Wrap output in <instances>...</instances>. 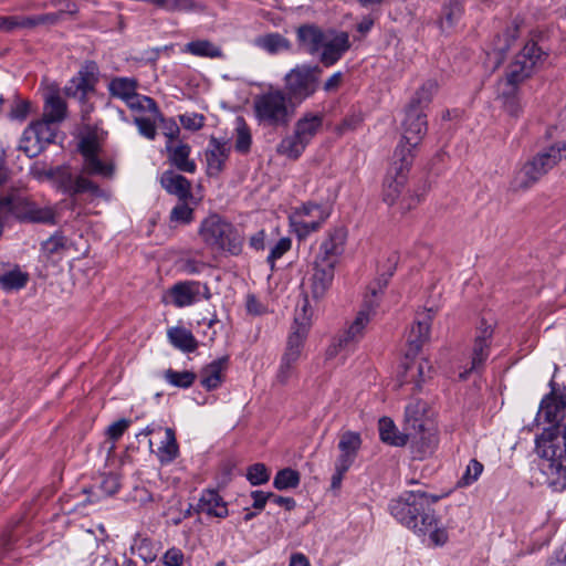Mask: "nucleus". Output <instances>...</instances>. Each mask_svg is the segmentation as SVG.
<instances>
[{
  "label": "nucleus",
  "mask_w": 566,
  "mask_h": 566,
  "mask_svg": "<svg viewBox=\"0 0 566 566\" xmlns=\"http://www.w3.org/2000/svg\"><path fill=\"white\" fill-rule=\"evenodd\" d=\"M437 500L421 490L406 491L391 500L389 510L399 523L419 536H428L433 545L442 546L448 542V533L446 528L439 527L434 516L432 504Z\"/></svg>",
  "instance_id": "1"
},
{
  "label": "nucleus",
  "mask_w": 566,
  "mask_h": 566,
  "mask_svg": "<svg viewBox=\"0 0 566 566\" xmlns=\"http://www.w3.org/2000/svg\"><path fill=\"white\" fill-rule=\"evenodd\" d=\"M539 469L548 485L556 491L566 489V424L563 429L551 426L535 438Z\"/></svg>",
  "instance_id": "2"
},
{
  "label": "nucleus",
  "mask_w": 566,
  "mask_h": 566,
  "mask_svg": "<svg viewBox=\"0 0 566 566\" xmlns=\"http://www.w3.org/2000/svg\"><path fill=\"white\" fill-rule=\"evenodd\" d=\"M545 57L546 53L535 42H528L509 65L505 78L501 81L500 85L504 86L501 97L504 99V107L510 115L516 116L520 111L515 97L517 85L530 77L535 69L544 62Z\"/></svg>",
  "instance_id": "3"
},
{
  "label": "nucleus",
  "mask_w": 566,
  "mask_h": 566,
  "mask_svg": "<svg viewBox=\"0 0 566 566\" xmlns=\"http://www.w3.org/2000/svg\"><path fill=\"white\" fill-rule=\"evenodd\" d=\"M413 155L405 148H396L394 164L389 169L382 187V200L388 206H397L399 212L411 210L420 202V196L406 190L409 169Z\"/></svg>",
  "instance_id": "4"
},
{
  "label": "nucleus",
  "mask_w": 566,
  "mask_h": 566,
  "mask_svg": "<svg viewBox=\"0 0 566 566\" xmlns=\"http://www.w3.org/2000/svg\"><path fill=\"white\" fill-rule=\"evenodd\" d=\"M564 159H566V140L556 142L543 148L515 171L511 181V189L514 191L530 189Z\"/></svg>",
  "instance_id": "5"
},
{
  "label": "nucleus",
  "mask_w": 566,
  "mask_h": 566,
  "mask_svg": "<svg viewBox=\"0 0 566 566\" xmlns=\"http://www.w3.org/2000/svg\"><path fill=\"white\" fill-rule=\"evenodd\" d=\"M296 105L282 90H269L254 97L253 111L260 125L285 127L295 114Z\"/></svg>",
  "instance_id": "6"
},
{
  "label": "nucleus",
  "mask_w": 566,
  "mask_h": 566,
  "mask_svg": "<svg viewBox=\"0 0 566 566\" xmlns=\"http://www.w3.org/2000/svg\"><path fill=\"white\" fill-rule=\"evenodd\" d=\"M199 234L212 249L227 251L232 255L242 251L243 238L230 222L218 214L209 216L201 222Z\"/></svg>",
  "instance_id": "7"
},
{
  "label": "nucleus",
  "mask_w": 566,
  "mask_h": 566,
  "mask_svg": "<svg viewBox=\"0 0 566 566\" xmlns=\"http://www.w3.org/2000/svg\"><path fill=\"white\" fill-rule=\"evenodd\" d=\"M321 72L318 66H295L284 77L285 95L295 105L301 104L316 92Z\"/></svg>",
  "instance_id": "8"
},
{
  "label": "nucleus",
  "mask_w": 566,
  "mask_h": 566,
  "mask_svg": "<svg viewBox=\"0 0 566 566\" xmlns=\"http://www.w3.org/2000/svg\"><path fill=\"white\" fill-rule=\"evenodd\" d=\"M52 124L54 123L42 117L29 125L23 132L19 149L29 158L36 157L55 138V129Z\"/></svg>",
  "instance_id": "9"
},
{
  "label": "nucleus",
  "mask_w": 566,
  "mask_h": 566,
  "mask_svg": "<svg viewBox=\"0 0 566 566\" xmlns=\"http://www.w3.org/2000/svg\"><path fill=\"white\" fill-rule=\"evenodd\" d=\"M170 303L178 307H187L199 301L201 296L209 301L212 296L211 290L207 283L200 281L187 280L175 283L168 291Z\"/></svg>",
  "instance_id": "10"
},
{
  "label": "nucleus",
  "mask_w": 566,
  "mask_h": 566,
  "mask_svg": "<svg viewBox=\"0 0 566 566\" xmlns=\"http://www.w3.org/2000/svg\"><path fill=\"white\" fill-rule=\"evenodd\" d=\"M402 129V139L396 148L405 147L415 156L416 147L427 133L426 113L421 108L407 107Z\"/></svg>",
  "instance_id": "11"
},
{
  "label": "nucleus",
  "mask_w": 566,
  "mask_h": 566,
  "mask_svg": "<svg viewBox=\"0 0 566 566\" xmlns=\"http://www.w3.org/2000/svg\"><path fill=\"white\" fill-rule=\"evenodd\" d=\"M335 268L336 266L314 260L313 273L307 279L306 283H304L305 298L303 302V306H308L310 296L314 301H318L325 296L326 292L332 286L335 275Z\"/></svg>",
  "instance_id": "12"
},
{
  "label": "nucleus",
  "mask_w": 566,
  "mask_h": 566,
  "mask_svg": "<svg viewBox=\"0 0 566 566\" xmlns=\"http://www.w3.org/2000/svg\"><path fill=\"white\" fill-rule=\"evenodd\" d=\"M98 82V67L95 62L88 61L81 66L75 76L65 85L64 92L70 97L84 101L94 92Z\"/></svg>",
  "instance_id": "13"
},
{
  "label": "nucleus",
  "mask_w": 566,
  "mask_h": 566,
  "mask_svg": "<svg viewBox=\"0 0 566 566\" xmlns=\"http://www.w3.org/2000/svg\"><path fill=\"white\" fill-rule=\"evenodd\" d=\"M346 240L347 230L344 227L334 228L322 241L315 260L336 266L345 251Z\"/></svg>",
  "instance_id": "14"
},
{
  "label": "nucleus",
  "mask_w": 566,
  "mask_h": 566,
  "mask_svg": "<svg viewBox=\"0 0 566 566\" xmlns=\"http://www.w3.org/2000/svg\"><path fill=\"white\" fill-rule=\"evenodd\" d=\"M433 316L434 313L431 308L417 314L408 333L406 358L415 357L421 350L423 344L429 339Z\"/></svg>",
  "instance_id": "15"
},
{
  "label": "nucleus",
  "mask_w": 566,
  "mask_h": 566,
  "mask_svg": "<svg viewBox=\"0 0 566 566\" xmlns=\"http://www.w3.org/2000/svg\"><path fill=\"white\" fill-rule=\"evenodd\" d=\"M328 216L329 211L321 205H304L297 212V220L294 221V227L298 237H306L318 230Z\"/></svg>",
  "instance_id": "16"
},
{
  "label": "nucleus",
  "mask_w": 566,
  "mask_h": 566,
  "mask_svg": "<svg viewBox=\"0 0 566 566\" xmlns=\"http://www.w3.org/2000/svg\"><path fill=\"white\" fill-rule=\"evenodd\" d=\"M565 409L566 394L553 389L542 399L536 420L558 426L565 417Z\"/></svg>",
  "instance_id": "17"
},
{
  "label": "nucleus",
  "mask_w": 566,
  "mask_h": 566,
  "mask_svg": "<svg viewBox=\"0 0 566 566\" xmlns=\"http://www.w3.org/2000/svg\"><path fill=\"white\" fill-rule=\"evenodd\" d=\"M493 335V324L488 323L484 318L481 319L479 326L476 327L471 367L469 370L460 374L461 378H465L470 371L478 369L480 366L484 364L486 358L489 357V346L491 343V338Z\"/></svg>",
  "instance_id": "18"
},
{
  "label": "nucleus",
  "mask_w": 566,
  "mask_h": 566,
  "mask_svg": "<svg viewBox=\"0 0 566 566\" xmlns=\"http://www.w3.org/2000/svg\"><path fill=\"white\" fill-rule=\"evenodd\" d=\"M375 314V305L366 301L363 308L357 313L354 322L339 336L340 347H353L364 335V331Z\"/></svg>",
  "instance_id": "19"
},
{
  "label": "nucleus",
  "mask_w": 566,
  "mask_h": 566,
  "mask_svg": "<svg viewBox=\"0 0 566 566\" xmlns=\"http://www.w3.org/2000/svg\"><path fill=\"white\" fill-rule=\"evenodd\" d=\"M406 436H408V443H410L415 459L421 460L433 453L437 436L432 430L426 428V424L421 429L406 430Z\"/></svg>",
  "instance_id": "20"
},
{
  "label": "nucleus",
  "mask_w": 566,
  "mask_h": 566,
  "mask_svg": "<svg viewBox=\"0 0 566 566\" xmlns=\"http://www.w3.org/2000/svg\"><path fill=\"white\" fill-rule=\"evenodd\" d=\"M349 48V36L346 32H339L329 40L325 38L321 49L323 50L321 54V62L327 67L332 66L342 59Z\"/></svg>",
  "instance_id": "21"
},
{
  "label": "nucleus",
  "mask_w": 566,
  "mask_h": 566,
  "mask_svg": "<svg viewBox=\"0 0 566 566\" xmlns=\"http://www.w3.org/2000/svg\"><path fill=\"white\" fill-rule=\"evenodd\" d=\"M6 199H10L12 201L13 208L9 211H7L3 217L9 213H17L21 219L31 221V222H40V223H53L54 222V213L51 208L48 207H39L34 203L27 202L23 206V210L21 212H18V206L20 205V201L12 197H4L1 198L0 201H3Z\"/></svg>",
  "instance_id": "22"
},
{
  "label": "nucleus",
  "mask_w": 566,
  "mask_h": 566,
  "mask_svg": "<svg viewBox=\"0 0 566 566\" xmlns=\"http://www.w3.org/2000/svg\"><path fill=\"white\" fill-rule=\"evenodd\" d=\"M361 446L359 433L354 431L344 432L338 442L339 455L335 463L350 468L356 460Z\"/></svg>",
  "instance_id": "23"
},
{
  "label": "nucleus",
  "mask_w": 566,
  "mask_h": 566,
  "mask_svg": "<svg viewBox=\"0 0 566 566\" xmlns=\"http://www.w3.org/2000/svg\"><path fill=\"white\" fill-rule=\"evenodd\" d=\"M160 185L168 193L175 195L179 200H189L192 198L191 182L186 177L172 170L163 172Z\"/></svg>",
  "instance_id": "24"
},
{
  "label": "nucleus",
  "mask_w": 566,
  "mask_h": 566,
  "mask_svg": "<svg viewBox=\"0 0 566 566\" xmlns=\"http://www.w3.org/2000/svg\"><path fill=\"white\" fill-rule=\"evenodd\" d=\"M196 512L222 518L228 515V507L217 491L206 490L198 501Z\"/></svg>",
  "instance_id": "25"
},
{
  "label": "nucleus",
  "mask_w": 566,
  "mask_h": 566,
  "mask_svg": "<svg viewBox=\"0 0 566 566\" xmlns=\"http://www.w3.org/2000/svg\"><path fill=\"white\" fill-rule=\"evenodd\" d=\"M229 155V148L214 137H211L206 151L207 171L209 176H218L224 166Z\"/></svg>",
  "instance_id": "26"
},
{
  "label": "nucleus",
  "mask_w": 566,
  "mask_h": 566,
  "mask_svg": "<svg viewBox=\"0 0 566 566\" xmlns=\"http://www.w3.org/2000/svg\"><path fill=\"white\" fill-rule=\"evenodd\" d=\"M66 102L56 88L49 90L44 95L42 117L49 122L61 123L66 117Z\"/></svg>",
  "instance_id": "27"
},
{
  "label": "nucleus",
  "mask_w": 566,
  "mask_h": 566,
  "mask_svg": "<svg viewBox=\"0 0 566 566\" xmlns=\"http://www.w3.org/2000/svg\"><path fill=\"white\" fill-rule=\"evenodd\" d=\"M302 314H296L294 318V324L292 326L291 333L287 337V347H292L294 349L303 350L304 343L307 338L310 332V316L306 312V306H302Z\"/></svg>",
  "instance_id": "28"
},
{
  "label": "nucleus",
  "mask_w": 566,
  "mask_h": 566,
  "mask_svg": "<svg viewBox=\"0 0 566 566\" xmlns=\"http://www.w3.org/2000/svg\"><path fill=\"white\" fill-rule=\"evenodd\" d=\"M228 361L229 358L224 356L205 366L200 371L201 386L208 391L217 389L222 384V373L227 368Z\"/></svg>",
  "instance_id": "29"
},
{
  "label": "nucleus",
  "mask_w": 566,
  "mask_h": 566,
  "mask_svg": "<svg viewBox=\"0 0 566 566\" xmlns=\"http://www.w3.org/2000/svg\"><path fill=\"white\" fill-rule=\"evenodd\" d=\"M296 33L300 46L310 54L317 53L326 38L319 28L310 24L300 27Z\"/></svg>",
  "instance_id": "30"
},
{
  "label": "nucleus",
  "mask_w": 566,
  "mask_h": 566,
  "mask_svg": "<svg viewBox=\"0 0 566 566\" xmlns=\"http://www.w3.org/2000/svg\"><path fill=\"white\" fill-rule=\"evenodd\" d=\"M167 337L169 343L175 348L184 353H192L198 347V342L193 334L182 326H174L168 328Z\"/></svg>",
  "instance_id": "31"
},
{
  "label": "nucleus",
  "mask_w": 566,
  "mask_h": 566,
  "mask_svg": "<svg viewBox=\"0 0 566 566\" xmlns=\"http://www.w3.org/2000/svg\"><path fill=\"white\" fill-rule=\"evenodd\" d=\"M464 0H446L439 18V27L442 32H450L460 21L463 14Z\"/></svg>",
  "instance_id": "32"
},
{
  "label": "nucleus",
  "mask_w": 566,
  "mask_h": 566,
  "mask_svg": "<svg viewBox=\"0 0 566 566\" xmlns=\"http://www.w3.org/2000/svg\"><path fill=\"white\" fill-rule=\"evenodd\" d=\"M323 125V116L319 114H305L301 117L294 127V133L298 135L305 144H310Z\"/></svg>",
  "instance_id": "33"
},
{
  "label": "nucleus",
  "mask_w": 566,
  "mask_h": 566,
  "mask_svg": "<svg viewBox=\"0 0 566 566\" xmlns=\"http://www.w3.org/2000/svg\"><path fill=\"white\" fill-rule=\"evenodd\" d=\"M169 153V160L179 170L188 174H193L197 166L193 160L189 159L190 146L187 144H179L177 146L167 145Z\"/></svg>",
  "instance_id": "34"
},
{
  "label": "nucleus",
  "mask_w": 566,
  "mask_h": 566,
  "mask_svg": "<svg viewBox=\"0 0 566 566\" xmlns=\"http://www.w3.org/2000/svg\"><path fill=\"white\" fill-rule=\"evenodd\" d=\"M428 403L420 399L410 401L405 411V430L421 429L426 424Z\"/></svg>",
  "instance_id": "35"
},
{
  "label": "nucleus",
  "mask_w": 566,
  "mask_h": 566,
  "mask_svg": "<svg viewBox=\"0 0 566 566\" xmlns=\"http://www.w3.org/2000/svg\"><path fill=\"white\" fill-rule=\"evenodd\" d=\"M380 440L395 447H402L408 443V436L398 432L394 421L388 417H382L378 421Z\"/></svg>",
  "instance_id": "36"
},
{
  "label": "nucleus",
  "mask_w": 566,
  "mask_h": 566,
  "mask_svg": "<svg viewBox=\"0 0 566 566\" xmlns=\"http://www.w3.org/2000/svg\"><path fill=\"white\" fill-rule=\"evenodd\" d=\"M431 366L424 359L411 360L405 365V371L400 376L401 384L413 382L415 388L419 389L424 380L426 373H429Z\"/></svg>",
  "instance_id": "37"
},
{
  "label": "nucleus",
  "mask_w": 566,
  "mask_h": 566,
  "mask_svg": "<svg viewBox=\"0 0 566 566\" xmlns=\"http://www.w3.org/2000/svg\"><path fill=\"white\" fill-rule=\"evenodd\" d=\"M137 81L130 77H115L108 84V91L112 96L120 98L127 103L137 92Z\"/></svg>",
  "instance_id": "38"
},
{
  "label": "nucleus",
  "mask_w": 566,
  "mask_h": 566,
  "mask_svg": "<svg viewBox=\"0 0 566 566\" xmlns=\"http://www.w3.org/2000/svg\"><path fill=\"white\" fill-rule=\"evenodd\" d=\"M156 454L161 464H168L179 455L176 434L171 428L165 429V440L161 442Z\"/></svg>",
  "instance_id": "39"
},
{
  "label": "nucleus",
  "mask_w": 566,
  "mask_h": 566,
  "mask_svg": "<svg viewBox=\"0 0 566 566\" xmlns=\"http://www.w3.org/2000/svg\"><path fill=\"white\" fill-rule=\"evenodd\" d=\"M126 105L137 115L146 116L151 114L156 118H161V112L159 111L157 103L151 97L136 93L129 101H127Z\"/></svg>",
  "instance_id": "40"
},
{
  "label": "nucleus",
  "mask_w": 566,
  "mask_h": 566,
  "mask_svg": "<svg viewBox=\"0 0 566 566\" xmlns=\"http://www.w3.org/2000/svg\"><path fill=\"white\" fill-rule=\"evenodd\" d=\"M185 52L190 53L196 56L201 57H210V59H221L223 57V52L220 46L213 44L209 40H196L188 42L185 45Z\"/></svg>",
  "instance_id": "41"
},
{
  "label": "nucleus",
  "mask_w": 566,
  "mask_h": 566,
  "mask_svg": "<svg viewBox=\"0 0 566 566\" xmlns=\"http://www.w3.org/2000/svg\"><path fill=\"white\" fill-rule=\"evenodd\" d=\"M307 144L295 133L284 137L277 145V153L291 159H297L305 150Z\"/></svg>",
  "instance_id": "42"
},
{
  "label": "nucleus",
  "mask_w": 566,
  "mask_h": 566,
  "mask_svg": "<svg viewBox=\"0 0 566 566\" xmlns=\"http://www.w3.org/2000/svg\"><path fill=\"white\" fill-rule=\"evenodd\" d=\"M438 91V83L434 80L426 81L420 88L416 92L407 107L421 108L424 112L426 107L430 104L433 95Z\"/></svg>",
  "instance_id": "43"
},
{
  "label": "nucleus",
  "mask_w": 566,
  "mask_h": 566,
  "mask_svg": "<svg viewBox=\"0 0 566 566\" xmlns=\"http://www.w3.org/2000/svg\"><path fill=\"white\" fill-rule=\"evenodd\" d=\"M165 122V117L161 114V118H156L154 115L148 114L146 116L144 115H136L134 117V124L137 126L138 133L144 136L145 138L149 140H154L157 135V123Z\"/></svg>",
  "instance_id": "44"
},
{
  "label": "nucleus",
  "mask_w": 566,
  "mask_h": 566,
  "mask_svg": "<svg viewBox=\"0 0 566 566\" xmlns=\"http://www.w3.org/2000/svg\"><path fill=\"white\" fill-rule=\"evenodd\" d=\"M256 45L271 54H275L277 52L286 51L290 49L289 40L279 33H270L258 38Z\"/></svg>",
  "instance_id": "45"
},
{
  "label": "nucleus",
  "mask_w": 566,
  "mask_h": 566,
  "mask_svg": "<svg viewBox=\"0 0 566 566\" xmlns=\"http://www.w3.org/2000/svg\"><path fill=\"white\" fill-rule=\"evenodd\" d=\"M82 171L91 176H99L103 178H112L114 175V166L103 163L98 156L83 160Z\"/></svg>",
  "instance_id": "46"
},
{
  "label": "nucleus",
  "mask_w": 566,
  "mask_h": 566,
  "mask_svg": "<svg viewBox=\"0 0 566 566\" xmlns=\"http://www.w3.org/2000/svg\"><path fill=\"white\" fill-rule=\"evenodd\" d=\"M517 36L518 28L516 25L509 27L502 35L497 36L494 42V54L499 63L502 61L503 55L510 50Z\"/></svg>",
  "instance_id": "47"
},
{
  "label": "nucleus",
  "mask_w": 566,
  "mask_h": 566,
  "mask_svg": "<svg viewBox=\"0 0 566 566\" xmlns=\"http://www.w3.org/2000/svg\"><path fill=\"white\" fill-rule=\"evenodd\" d=\"M251 143L252 137L249 126L242 117H238L235 122V150L241 154H247L250 150Z\"/></svg>",
  "instance_id": "48"
},
{
  "label": "nucleus",
  "mask_w": 566,
  "mask_h": 566,
  "mask_svg": "<svg viewBox=\"0 0 566 566\" xmlns=\"http://www.w3.org/2000/svg\"><path fill=\"white\" fill-rule=\"evenodd\" d=\"M165 380L174 387L187 389L192 386L197 375L190 370L177 371L171 368L164 374Z\"/></svg>",
  "instance_id": "49"
},
{
  "label": "nucleus",
  "mask_w": 566,
  "mask_h": 566,
  "mask_svg": "<svg viewBox=\"0 0 566 566\" xmlns=\"http://www.w3.org/2000/svg\"><path fill=\"white\" fill-rule=\"evenodd\" d=\"M72 195H78L87 192L94 198H106V192L99 188L95 182L87 179L84 176H77L72 186H71Z\"/></svg>",
  "instance_id": "50"
},
{
  "label": "nucleus",
  "mask_w": 566,
  "mask_h": 566,
  "mask_svg": "<svg viewBox=\"0 0 566 566\" xmlns=\"http://www.w3.org/2000/svg\"><path fill=\"white\" fill-rule=\"evenodd\" d=\"M300 484V473L293 469L280 470L273 481L277 490L294 489Z\"/></svg>",
  "instance_id": "51"
},
{
  "label": "nucleus",
  "mask_w": 566,
  "mask_h": 566,
  "mask_svg": "<svg viewBox=\"0 0 566 566\" xmlns=\"http://www.w3.org/2000/svg\"><path fill=\"white\" fill-rule=\"evenodd\" d=\"M29 275L20 270H13L0 277L1 286L7 291L20 290L25 286Z\"/></svg>",
  "instance_id": "52"
},
{
  "label": "nucleus",
  "mask_w": 566,
  "mask_h": 566,
  "mask_svg": "<svg viewBox=\"0 0 566 566\" xmlns=\"http://www.w3.org/2000/svg\"><path fill=\"white\" fill-rule=\"evenodd\" d=\"M484 470V465L476 459H471L468 463L464 473L458 481L459 488H465L472 485L481 476Z\"/></svg>",
  "instance_id": "53"
},
{
  "label": "nucleus",
  "mask_w": 566,
  "mask_h": 566,
  "mask_svg": "<svg viewBox=\"0 0 566 566\" xmlns=\"http://www.w3.org/2000/svg\"><path fill=\"white\" fill-rule=\"evenodd\" d=\"M188 200L179 202L170 211V221L176 224H188L193 220V209L189 207Z\"/></svg>",
  "instance_id": "54"
},
{
  "label": "nucleus",
  "mask_w": 566,
  "mask_h": 566,
  "mask_svg": "<svg viewBox=\"0 0 566 566\" xmlns=\"http://www.w3.org/2000/svg\"><path fill=\"white\" fill-rule=\"evenodd\" d=\"M157 8L167 11H191L195 3L191 0H147Z\"/></svg>",
  "instance_id": "55"
},
{
  "label": "nucleus",
  "mask_w": 566,
  "mask_h": 566,
  "mask_svg": "<svg viewBox=\"0 0 566 566\" xmlns=\"http://www.w3.org/2000/svg\"><path fill=\"white\" fill-rule=\"evenodd\" d=\"M247 478L252 485H260L269 481L270 472L263 463H255L249 468Z\"/></svg>",
  "instance_id": "56"
},
{
  "label": "nucleus",
  "mask_w": 566,
  "mask_h": 566,
  "mask_svg": "<svg viewBox=\"0 0 566 566\" xmlns=\"http://www.w3.org/2000/svg\"><path fill=\"white\" fill-rule=\"evenodd\" d=\"M292 245V241L290 238H281L274 247L271 248L270 253L268 255V262L271 264V266H274V262L279 259H281L290 249Z\"/></svg>",
  "instance_id": "57"
},
{
  "label": "nucleus",
  "mask_w": 566,
  "mask_h": 566,
  "mask_svg": "<svg viewBox=\"0 0 566 566\" xmlns=\"http://www.w3.org/2000/svg\"><path fill=\"white\" fill-rule=\"evenodd\" d=\"M98 144L94 138L85 137L82 138L78 143V150L81 155L83 156V160H86L87 158L97 156L98 153Z\"/></svg>",
  "instance_id": "58"
},
{
  "label": "nucleus",
  "mask_w": 566,
  "mask_h": 566,
  "mask_svg": "<svg viewBox=\"0 0 566 566\" xmlns=\"http://www.w3.org/2000/svg\"><path fill=\"white\" fill-rule=\"evenodd\" d=\"M30 102L23 99H15L12 105L9 117L11 119L24 120L30 112Z\"/></svg>",
  "instance_id": "59"
},
{
  "label": "nucleus",
  "mask_w": 566,
  "mask_h": 566,
  "mask_svg": "<svg viewBox=\"0 0 566 566\" xmlns=\"http://www.w3.org/2000/svg\"><path fill=\"white\" fill-rule=\"evenodd\" d=\"M205 117L199 114H185L180 116L181 125L190 130H198L203 126Z\"/></svg>",
  "instance_id": "60"
},
{
  "label": "nucleus",
  "mask_w": 566,
  "mask_h": 566,
  "mask_svg": "<svg viewBox=\"0 0 566 566\" xmlns=\"http://www.w3.org/2000/svg\"><path fill=\"white\" fill-rule=\"evenodd\" d=\"M51 4L59 8L56 13H62V19L65 14L73 17L78 12V6L70 0H53Z\"/></svg>",
  "instance_id": "61"
},
{
  "label": "nucleus",
  "mask_w": 566,
  "mask_h": 566,
  "mask_svg": "<svg viewBox=\"0 0 566 566\" xmlns=\"http://www.w3.org/2000/svg\"><path fill=\"white\" fill-rule=\"evenodd\" d=\"M208 266L207 263L195 259H186L181 263V269L186 274L195 275L202 272Z\"/></svg>",
  "instance_id": "62"
},
{
  "label": "nucleus",
  "mask_w": 566,
  "mask_h": 566,
  "mask_svg": "<svg viewBox=\"0 0 566 566\" xmlns=\"http://www.w3.org/2000/svg\"><path fill=\"white\" fill-rule=\"evenodd\" d=\"M120 488L119 479L115 474H108L104 476L101 489L108 495L115 494Z\"/></svg>",
  "instance_id": "63"
},
{
  "label": "nucleus",
  "mask_w": 566,
  "mask_h": 566,
  "mask_svg": "<svg viewBox=\"0 0 566 566\" xmlns=\"http://www.w3.org/2000/svg\"><path fill=\"white\" fill-rule=\"evenodd\" d=\"M184 554L178 548H170L164 555V563L167 566H181Z\"/></svg>",
  "instance_id": "64"
}]
</instances>
